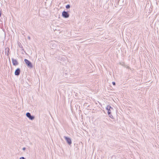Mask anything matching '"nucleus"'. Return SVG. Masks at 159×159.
Masks as SVG:
<instances>
[{
	"label": "nucleus",
	"instance_id": "obj_1",
	"mask_svg": "<svg viewBox=\"0 0 159 159\" xmlns=\"http://www.w3.org/2000/svg\"><path fill=\"white\" fill-rule=\"evenodd\" d=\"M106 109L107 110V113L109 117L111 118H113V116L111 114V111L113 110V108L109 105H108L106 107Z\"/></svg>",
	"mask_w": 159,
	"mask_h": 159
},
{
	"label": "nucleus",
	"instance_id": "obj_2",
	"mask_svg": "<svg viewBox=\"0 0 159 159\" xmlns=\"http://www.w3.org/2000/svg\"><path fill=\"white\" fill-rule=\"evenodd\" d=\"M24 61L28 67L30 68L33 67V66L32 63L28 60L25 59H24Z\"/></svg>",
	"mask_w": 159,
	"mask_h": 159
},
{
	"label": "nucleus",
	"instance_id": "obj_3",
	"mask_svg": "<svg viewBox=\"0 0 159 159\" xmlns=\"http://www.w3.org/2000/svg\"><path fill=\"white\" fill-rule=\"evenodd\" d=\"M62 16L65 18H67L69 17V15L67 12L64 11L62 12Z\"/></svg>",
	"mask_w": 159,
	"mask_h": 159
},
{
	"label": "nucleus",
	"instance_id": "obj_4",
	"mask_svg": "<svg viewBox=\"0 0 159 159\" xmlns=\"http://www.w3.org/2000/svg\"><path fill=\"white\" fill-rule=\"evenodd\" d=\"M26 116L31 120H33L34 118V116H32L29 112H27L26 113Z\"/></svg>",
	"mask_w": 159,
	"mask_h": 159
},
{
	"label": "nucleus",
	"instance_id": "obj_5",
	"mask_svg": "<svg viewBox=\"0 0 159 159\" xmlns=\"http://www.w3.org/2000/svg\"><path fill=\"white\" fill-rule=\"evenodd\" d=\"M64 138H65V139L66 140V141L67 142V143L69 145H70L71 144L72 142H71V139H70V138L67 137L65 136H64Z\"/></svg>",
	"mask_w": 159,
	"mask_h": 159
},
{
	"label": "nucleus",
	"instance_id": "obj_6",
	"mask_svg": "<svg viewBox=\"0 0 159 159\" xmlns=\"http://www.w3.org/2000/svg\"><path fill=\"white\" fill-rule=\"evenodd\" d=\"M12 63L14 66H17L18 65L19 63L16 60L14 59L13 58L11 59Z\"/></svg>",
	"mask_w": 159,
	"mask_h": 159
},
{
	"label": "nucleus",
	"instance_id": "obj_7",
	"mask_svg": "<svg viewBox=\"0 0 159 159\" xmlns=\"http://www.w3.org/2000/svg\"><path fill=\"white\" fill-rule=\"evenodd\" d=\"M20 69L18 68L17 69L15 72V74L16 75H19L20 74Z\"/></svg>",
	"mask_w": 159,
	"mask_h": 159
},
{
	"label": "nucleus",
	"instance_id": "obj_8",
	"mask_svg": "<svg viewBox=\"0 0 159 159\" xmlns=\"http://www.w3.org/2000/svg\"><path fill=\"white\" fill-rule=\"evenodd\" d=\"M9 48L7 47L5 48V52L6 54L7 55V56H8L9 55Z\"/></svg>",
	"mask_w": 159,
	"mask_h": 159
},
{
	"label": "nucleus",
	"instance_id": "obj_9",
	"mask_svg": "<svg viewBox=\"0 0 159 159\" xmlns=\"http://www.w3.org/2000/svg\"><path fill=\"white\" fill-rule=\"evenodd\" d=\"M70 6L69 4L67 5L66 6V9H69V8H70Z\"/></svg>",
	"mask_w": 159,
	"mask_h": 159
},
{
	"label": "nucleus",
	"instance_id": "obj_10",
	"mask_svg": "<svg viewBox=\"0 0 159 159\" xmlns=\"http://www.w3.org/2000/svg\"><path fill=\"white\" fill-rule=\"evenodd\" d=\"M53 45H53V46H52V48H54L55 47H56V45L55 44L53 43Z\"/></svg>",
	"mask_w": 159,
	"mask_h": 159
},
{
	"label": "nucleus",
	"instance_id": "obj_11",
	"mask_svg": "<svg viewBox=\"0 0 159 159\" xmlns=\"http://www.w3.org/2000/svg\"><path fill=\"white\" fill-rule=\"evenodd\" d=\"M20 159H25L24 157H21L20 158Z\"/></svg>",
	"mask_w": 159,
	"mask_h": 159
},
{
	"label": "nucleus",
	"instance_id": "obj_12",
	"mask_svg": "<svg viewBox=\"0 0 159 159\" xmlns=\"http://www.w3.org/2000/svg\"><path fill=\"white\" fill-rule=\"evenodd\" d=\"M112 83V84H113V85H115L116 83H115V82H113Z\"/></svg>",
	"mask_w": 159,
	"mask_h": 159
},
{
	"label": "nucleus",
	"instance_id": "obj_13",
	"mask_svg": "<svg viewBox=\"0 0 159 159\" xmlns=\"http://www.w3.org/2000/svg\"><path fill=\"white\" fill-rule=\"evenodd\" d=\"M25 149H26V148H25V147H24V148H22V150H24V151L25 150Z\"/></svg>",
	"mask_w": 159,
	"mask_h": 159
},
{
	"label": "nucleus",
	"instance_id": "obj_14",
	"mask_svg": "<svg viewBox=\"0 0 159 159\" xmlns=\"http://www.w3.org/2000/svg\"><path fill=\"white\" fill-rule=\"evenodd\" d=\"M28 38L30 40V37L29 36L28 37Z\"/></svg>",
	"mask_w": 159,
	"mask_h": 159
},
{
	"label": "nucleus",
	"instance_id": "obj_15",
	"mask_svg": "<svg viewBox=\"0 0 159 159\" xmlns=\"http://www.w3.org/2000/svg\"><path fill=\"white\" fill-rule=\"evenodd\" d=\"M127 68H129V67L128 66V67H127Z\"/></svg>",
	"mask_w": 159,
	"mask_h": 159
}]
</instances>
